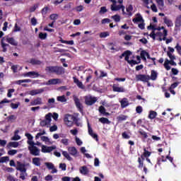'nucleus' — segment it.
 <instances>
[{
	"mask_svg": "<svg viewBox=\"0 0 181 181\" xmlns=\"http://www.w3.org/2000/svg\"><path fill=\"white\" fill-rule=\"evenodd\" d=\"M64 122L67 127H71L74 124H76V127H80L78 122V118L74 115L66 114L64 117Z\"/></svg>",
	"mask_w": 181,
	"mask_h": 181,
	"instance_id": "obj_1",
	"label": "nucleus"
},
{
	"mask_svg": "<svg viewBox=\"0 0 181 181\" xmlns=\"http://www.w3.org/2000/svg\"><path fill=\"white\" fill-rule=\"evenodd\" d=\"M45 71L49 74H57V76H62V74H64V68L59 66H49L45 67Z\"/></svg>",
	"mask_w": 181,
	"mask_h": 181,
	"instance_id": "obj_2",
	"label": "nucleus"
},
{
	"mask_svg": "<svg viewBox=\"0 0 181 181\" xmlns=\"http://www.w3.org/2000/svg\"><path fill=\"white\" fill-rule=\"evenodd\" d=\"M85 104L86 105H94L95 103H97V98L96 97H93L91 95H87L85 96Z\"/></svg>",
	"mask_w": 181,
	"mask_h": 181,
	"instance_id": "obj_3",
	"label": "nucleus"
},
{
	"mask_svg": "<svg viewBox=\"0 0 181 181\" xmlns=\"http://www.w3.org/2000/svg\"><path fill=\"white\" fill-rule=\"evenodd\" d=\"M136 81H142L143 83H148L151 80V76L149 75L145 74H138L136 75Z\"/></svg>",
	"mask_w": 181,
	"mask_h": 181,
	"instance_id": "obj_4",
	"label": "nucleus"
},
{
	"mask_svg": "<svg viewBox=\"0 0 181 181\" xmlns=\"http://www.w3.org/2000/svg\"><path fill=\"white\" fill-rule=\"evenodd\" d=\"M28 151L30 155L33 156H39L40 155V150L37 146H28Z\"/></svg>",
	"mask_w": 181,
	"mask_h": 181,
	"instance_id": "obj_5",
	"label": "nucleus"
},
{
	"mask_svg": "<svg viewBox=\"0 0 181 181\" xmlns=\"http://www.w3.org/2000/svg\"><path fill=\"white\" fill-rule=\"evenodd\" d=\"M74 101L75 105H76V108L78 110V111L81 112H83V104H81V103L80 102V99H78L77 96L74 95Z\"/></svg>",
	"mask_w": 181,
	"mask_h": 181,
	"instance_id": "obj_6",
	"label": "nucleus"
},
{
	"mask_svg": "<svg viewBox=\"0 0 181 181\" xmlns=\"http://www.w3.org/2000/svg\"><path fill=\"white\" fill-rule=\"evenodd\" d=\"M54 149H56V147L54 146H47L42 145L41 152H42V153H50V152L54 151Z\"/></svg>",
	"mask_w": 181,
	"mask_h": 181,
	"instance_id": "obj_7",
	"label": "nucleus"
},
{
	"mask_svg": "<svg viewBox=\"0 0 181 181\" xmlns=\"http://www.w3.org/2000/svg\"><path fill=\"white\" fill-rule=\"evenodd\" d=\"M88 134L93 139H95L97 142H98V135L95 133H93V128H91V125H90V123H88Z\"/></svg>",
	"mask_w": 181,
	"mask_h": 181,
	"instance_id": "obj_8",
	"label": "nucleus"
},
{
	"mask_svg": "<svg viewBox=\"0 0 181 181\" xmlns=\"http://www.w3.org/2000/svg\"><path fill=\"white\" fill-rule=\"evenodd\" d=\"M169 64H170L171 66H177V64L176 62H175V61H169V59H166L164 62V67L167 71L170 70V66H169Z\"/></svg>",
	"mask_w": 181,
	"mask_h": 181,
	"instance_id": "obj_9",
	"label": "nucleus"
},
{
	"mask_svg": "<svg viewBox=\"0 0 181 181\" xmlns=\"http://www.w3.org/2000/svg\"><path fill=\"white\" fill-rule=\"evenodd\" d=\"M119 9H122V13H125V6H124L123 5L117 6V4H114L111 5V11H119Z\"/></svg>",
	"mask_w": 181,
	"mask_h": 181,
	"instance_id": "obj_10",
	"label": "nucleus"
},
{
	"mask_svg": "<svg viewBox=\"0 0 181 181\" xmlns=\"http://www.w3.org/2000/svg\"><path fill=\"white\" fill-rule=\"evenodd\" d=\"M24 77H32V78H36L40 76L39 73L33 71H29L23 74Z\"/></svg>",
	"mask_w": 181,
	"mask_h": 181,
	"instance_id": "obj_11",
	"label": "nucleus"
},
{
	"mask_svg": "<svg viewBox=\"0 0 181 181\" xmlns=\"http://www.w3.org/2000/svg\"><path fill=\"white\" fill-rule=\"evenodd\" d=\"M73 79L74 83L76 84L78 88H81V90H84L86 88V86L83 85V82L80 81V80H78V78H77L76 76H74Z\"/></svg>",
	"mask_w": 181,
	"mask_h": 181,
	"instance_id": "obj_12",
	"label": "nucleus"
},
{
	"mask_svg": "<svg viewBox=\"0 0 181 181\" xmlns=\"http://www.w3.org/2000/svg\"><path fill=\"white\" fill-rule=\"evenodd\" d=\"M112 90L115 93H125V88L123 86L119 87L117 84H113Z\"/></svg>",
	"mask_w": 181,
	"mask_h": 181,
	"instance_id": "obj_13",
	"label": "nucleus"
},
{
	"mask_svg": "<svg viewBox=\"0 0 181 181\" xmlns=\"http://www.w3.org/2000/svg\"><path fill=\"white\" fill-rule=\"evenodd\" d=\"M26 165L25 164L21 163L20 161H17V170H20V172H23L25 173L26 172Z\"/></svg>",
	"mask_w": 181,
	"mask_h": 181,
	"instance_id": "obj_14",
	"label": "nucleus"
},
{
	"mask_svg": "<svg viewBox=\"0 0 181 181\" xmlns=\"http://www.w3.org/2000/svg\"><path fill=\"white\" fill-rule=\"evenodd\" d=\"M45 93V88L32 90L29 92L30 95H37V94H42Z\"/></svg>",
	"mask_w": 181,
	"mask_h": 181,
	"instance_id": "obj_15",
	"label": "nucleus"
},
{
	"mask_svg": "<svg viewBox=\"0 0 181 181\" xmlns=\"http://www.w3.org/2000/svg\"><path fill=\"white\" fill-rule=\"evenodd\" d=\"M140 56L143 60H146V57H147V59H148L150 60H151V59H152V57H151V55L149 54V53L145 50H143L141 52ZM145 56H146V57H145Z\"/></svg>",
	"mask_w": 181,
	"mask_h": 181,
	"instance_id": "obj_16",
	"label": "nucleus"
},
{
	"mask_svg": "<svg viewBox=\"0 0 181 181\" xmlns=\"http://www.w3.org/2000/svg\"><path fill=\"white\" fill-rule=\"evenodd\" d=\"M59 81H60V79L59 78H52L49 79L45 84L46 86H53L56 84H59Z\"/></svg>",
	"mask_w": 181,
	"mask_h": 181,
	"instance_id": "obj_17",
	"label": "nucleus"
},
{
	"mask_svg": "<svg viewBox=\"0 0 181 181\" xmlns=\"http://www.w3.org/2000/svg\"><path fill=\"white\" fill-rule=\"evenodd\" d=\"M130 54H132V52L129 50H127V51H125L124 52H123L122 54V57H124V60L126 62H127V63H128V62L131 61V60H129V55Z\"/></svg>",
	"mask_w": 181,
	"mask_h": 181,
	"instance_id": "obj_18",
	"label": "nucleus"
},
{
	"mask_svg": "<svg viewBox=\"0 0 181 181\" xmlns=\"http://www.w3.org/2000/svg\"><path fill=\"white\" fill-rule=\"evenodd\" d=\"M144 152L141 155L140 158L143 159V160H145V158H149L152 153L151 151H148V150H146L145 148H144Z\"/></svg>",
	"mask_w": 181,
	"mask_h": 181,
	"instance_id": "obj_19",
	"label": "nucleus"
},
{
	"mask_svg": "<svg viewBox=\"0 0 181 181\" xmlns=\"http://www.w3.org/2000/svg\"><path fill=\"white\" fill-rule=\"evenodd\" d=\"M120 104H121L122 108H127V107L129 105V102L128 101V98H124L123 99H122V100L120 101Z\"/></svg>",
	"mask_w": 181,
	"mask_h": 181,
	"instance_id": "obj_20",
	"label": "nucleus"
},
{
	"mask_svg": "<svg viewBox=\"0 0 181 181\" xmlns=\"http://www.w3.org/2000/svg\"><path fill=\"white\" fill-rule=\"evenodd\" d=\"M163 22H164V23L166 24L168 28H172L173 26V21H172V20L168 18V17H166V16L163 18Z\"/></svg>",
	"mask_w": 181,
	"mask_h": 181,
	"instance_id": "obj_21",
	"label": "nucleus"
},
{
	"mask_svg": "<svg viewBox=\"0 0 181 181\" xmlns=\"http://www.w3.org/2000/svg\"><path fill=\"white\" fill-rule=\"evenodd\" d=\"M136 18H133L134 23H138V22H144V18H142V16H141V13L136 14Z\"/></svg>",
	"mask_w": 181,
	"mask_h": 181,
	"instance_id": "obj_22",
	"label": "nucleus"
},
{
	"mask_svg": "<svg viewBox=\"0 0 181 181\" xmlns=\"http://www.w3.org/2000/svg\"><path fill=\"white\" fill-rule=\"evenodd\" d=\"M41 104H42L41 98H37L30 102V105H41Z\"/></svg>",
	"mask_w": 181,
	"mask_h": 181,
	"instance_id": "obj_23",
	"label": "nucleus"
},
{
	"mask_svg": "<svg viewBox=\"0 0 181 181\" xmlns=\"http://www.w3.org/2000/svg\"><path fill=\"white\" fill-rule=\"evenodd\" d=\"M79 172H80V173H81V175H88V173L90 171L88 170V168H87V166L83 165L80 168Z\"/></svg>",
	"mask_w": 181,
	"mask_h": 181,
	"instance_id": "obj_24",
	"label": "nucleus"
},
{
	"mask_svg": "<svg viewBox=\"0 0 181 181\" xmlns=\"http://www.w3.org/2000/svg\"><path fill=\"white\" fill-rule=\"evenodd\" d=\"M68 151L72 156H77V148L76 147H69Z\"/></svg>",
	"mask_w": 181,
	"mask_h": 181,
	"instance_id": "obj_25",
	"label": "nucleus"
},
{
	"mask_svg": "<svg viewBox=\"0 0 181 181\" xmlns=\"http://www.w3.org/2000/svg\"><path fill=\"white\" fill-rule=\"evenodd\" d=\"M30 63L33 66H40V64H42V61L33 58L30 60Z\"/></svg>",
	"mask_w": 181,
	"mask_h": 181,
	"instance_id": "obj_26",
	"label": "nucleus"
},
{
	"mask_svg": "<svg viewBox=\"0 0 181 181\" xmlns=\"http://www.w3.org/2000/svg\"><path fill=\"white\" fill-rule=\"evenodd\" d=\"M158 78V73L155 70H152L150 76V80L155 81Z\"/></svg>",
	"mask_w": 181,
	"mask_h": 181,
	"instance_id": "obj_27",
	"label": "nucleus"
},
{
	"mask_svg": "<svg viewBox=\"0 0 181 181\" xmlns=\"http://www.w3.org/2000/svg\"><path fill=\"white\" fill-rule=\"evenodd\" d=\"M99 122H101V124H107V125L111 124V121H110L107 117H100L99 119Z\"/></svg>",
	"mask_w": 181,
	"mask_h": 181,
	"instance_id": "obj_28",
	"label": "nucleus"
},
{
	"mask_svg": "<svg viewBox=\"0 0 181 181\" xmlns=\"http://www.w3.org/2000/svg\"><path fill=\"white\" fill-rule=\"evenodd\" d=\"M99 112L100 114H103V115H110V114L109 112H105V107H104V106H100L99 107Z\"/></svg>",
	"mask_w": 181,
	"mask_h": 181,
	"instance_id": "obj_29",
	"label": "nucleus"
},
{
	"mask_svg": "<svg viewBox=\"0 0 181 181\" xmlns=\"http://www.w3.org/2000/svg\"><path fill=\"white\" fill-rule=\"evenodd\" d=\"M19 130H16L14 132V136L12 137V141H19L21 139V136L18 135Z\"/></svg>",
	"mask_w": 181,
	"mask_h": 181,
	"instance_id": "obj_30",
	"label": "nucleus"
},
{
	"mask_svg": "<svg viewBox=\"0 0 181 181\" xmlns=\"http://www.w3.org/2000/svg\"><path fill=\"white\" fill-rule=\"evenodd\" d=\"M6 40H7L8 43L11 45L12 46H17L18 45V42H16L15 39H13V37L7 38Z\"/></svg>",
	"mask_w": 181,
	"mask_h": 181,
	"instance_id": "obj_31",
	"label": "nucleus"
},
{
	"mask_svg": "<svg viewBox=\"0 0 181 181\" xmlns=\"http://www.w3.org/2000/svg\"><path fill=\"white\" fill-rule=\"evenodd\" d=\"M156 115H158V113L153 110H151L149 112L148 118L150 119H155L156 118Z\"/></svg>",
	"mask_w": 181,
	"mask_h": 181,
	"instance_id": "obj_32",
	"label": "nucleus"
},
{
	"mask_svg": "<svg viewBox=\"0 0 181 181\" xmlns=\"http://www.w3.org/2000/svg\"><path fill=\"white\" fill-rule=\"evenodd\" d=\"M33 163L35 166H40V158L37 157L33 158Z\"/></svg>",
	"mask_w": 181,
	"mask_h": 181,
	"instance_id": "obj_33",
	"label": "nucleus"
},
{
	"mask_svg": "<svg viewBox=\"0 0 181 181\" xmlns=\"http://www.w3.org/2000/svg\"><path fill=\"white\" fill-rule=\"evenodd\" d=\"M1 47L3 49L2 52H4V53L6 52V51L8 50V49L6 48V46H9V45L4 43V39H1Z\"/></svg>",
	"mask_w": 181,
	"mask_h": 181,
	"instance_id": "obj_34",
	"label": "nucleus"
},
{
	"mask_svg": "<svg viewBox=\"0 0 181 181\" xmlns=\"http://www.w3.org/2000/svg\"><path fill=\"white\" fill-rule=\"evenodd\" d=\"M156 1L157 2L159 9H163V6H165L163 0H156Z\"/></svg>",
	"mask_w": 181,
	"mask_h": 181,
	"instance_id": "obj_35",
	"label": "nucleus"
},
{
	"mask_svg": "<svg viewBox=\"0 0 181 181\" xmlns=\"http://www.w3.org/2000/svg\"><path fill=\"white\" fill-rule=\"evenodd\" d=\"M9 103H11V100H8L7 98H4L0 102V108H4V104H9Z\"/></svg>",
	"mask_w": 181,
	"mask_h": 181,
	"instance_id": "obj_36",
	"label": "nucleus"
},
{
	"mask_svg": "<svg viewBox=\"0 0 181 181\" xmlns=\"http://www.w3.org/2000/svg\"><path fill=\"white\" fill-rule=\"evenodd\" d=\"M126 11L129 13V16H132V11H134L132 4L129 5L128 7H127Z\"/></svg>",
	"mask_w": 181,
	"mask_h": 181,
	"instance_id": "obj_37",
	"label": "nucleus"
},
{
	"mask_svg": "<svg viewBox=\"0 0 181 181\" xmlns=\"http://www.w3.org/2000/svg\"><path fill=\"white\" fill-rule=\"evenodd\" d=\"M175 28H180L181 26V15L177 17L175 20Z\"/></svg>",
	"mask_w": 181,
	"mask_h": 181,
	"instance_id": "obj_38",
	"label": "nucleus"
},
{
	"mask_svg": "<svg viewBox=\"0 0 181 181\" xmlns=\"http://www.w3.org/2000/svg\"><path fill=\"white\" fill-rule=\"evenodd\" d=\"M144 160H145L142 159L141 157L138 158V163H139L138 168H139V169H142V168H144Z\"/></svg>",
	"mask_w": 181,
	"mask_h": 181,
	"instance_id": "obj_39",
	"label": "nucleus"
},
{
	"mask_svg": "<svg viewBox=\"0 0 181 181\" xmlns=\"http://www.w3.org/2000/svg\"><path fill=\"white\" fill-rule=\"evenodd\" d=\"M108 12V9H107V7L102 6L100 8V10L99 11V15H104L105 13H107Z\"/></svg>",
	"mask_w": 181,
	"mask_h": 181,
	"instance_id": "obj_40",
	"label": "nucleus"
},
{
	"mask_svg": "<svg viewBox=\"0 0 181 181\" xmlns=\"http://www.w3.org/2000/svg\"><path fill=\"white\" fill-rule=\"evenodd\" d=\"M62 155L63 156H64V158H66V159H67L68 160H73V158H71L70 156V154H69V153L67 151H63L62 152Z\"/></svg>",
	"mask_w": 181,
	"mask_h": 181,
	"instance_id": "obj_41",
	"label": "nucleus"
},
{
	"mask_svg": "<svg viewBox=\"0 0 181 181\" xmlns=\"http://www.w3.org/2000/svg\"><path fill=\"white\" fill-rule=\"evenodd\" d=\"M57 101H59V103H66L67 101V99H66L65 95L58 96L57 98Z\"/></svg>",
	"mask_w": 181,
	"mask_h": 181,
	"instance_id": "obj_42",
	"label": "nucleus"
},
{
	"mask_svg": "<svg viewBox=\"0 0 181 181\" xmlns=\"http://www.w3.org/2000/svg\"><path fill=\"white\" fill-rule=\"evenodd\" d=\"M32 80L30 79H23V80H18L16 82V83L18 84L19 86H21V84H22V83H31Z\"/></svg>",
	"mask_w": 181,
	"mask_h": 181,
	"instance_id": "obj_43",
	"label": "nucleus"
},
{
	"mask_svg": "<svg viewBox=\"0 0 181 181\" xmlns=\"http://www.w3.org/2000/svg\"><path fill=\"white\" fill-rule=\"evenodd\" d=\"M112 19H113V21H115V22H120L121 21V16H119V15L116 14L115 16H112Z\"/></svg>",
	"mask_w": 181,
	"mask_h": 181,
	"instance_id": "obj_44",
	"label": "nucleus"
},
{
	"mask_svg": "<svg viewBox=\"0 0 181 181\" xmlns=\"http://www.w3.org/2000/svg\"><path fill=\"white\" fill-rule=\"evenodd\" d=\"M52 113H48L45 115V119L48 124H50V122H52Z\"/></svg>",
	"mask_w": 181,
	"mask_h": 181,
	"instance_id": "obj_45",
	"label": "nucleus"
},
{
	"mask_svg": "<svg viewBox=\"0 0 181 181\" xmlns=\"http://www.w3.org/2000/svg\"><path fill=\"white\" fill-rule=\"evenodd\" d=\"M8 146H11L12 148H18V146H19V143L16 141L9 142Z\"/></svg>",
	"mask_w": 181,
	"mask_h": 181,
	"instance_id": "obj_46",
	"label": "nucleus"
},
{
	"mask_svg": "<svg viewBox=\"0 0 181 181\" xmlns=\"http://www.w3.org/2000/svg\"><path fill=\"white\" fill-rule=\"evenodd\" d=\"M5 162H9V156H4L0 158V163H5Z\"/></svg>",
	"mask_w": 181,
	"mask_h": 181,
	"instance_id": "obj_47",
	"label": "nucleus"
},
{
	"mask_svg": "<svg viewBox=\"0 0 181 181\" xmlns=\"http://www.w3.org/2000/svg\"><path fill=\"white\" fill-rule=\"evenodd\" d=\"M47 37V33H39V38L41 39V40H45Z\"/></svg>",
	"mask_w": 181,
	"mask_h": 181,
	"instance_id": "obj_48",
	"label": "nucleus"
},
{
	"mask_svg": "<svg viewBox=\"0 0 181 181\" xmlns=\"http://www.w3.org/2000/svg\"><path fill=\"white\" fill-rule=\"evenodd\" d=\"M139 134L143 136L144 139H146L148 138V133L145 131H139Z\"/></svg>",
	"mask_w": 181,
	"mask_h": 181,
	"instance_id": "obj_49",
	"label": "nucleus"
},
{
	"mask_svg": "<svg viewBox=\"0 0 181 181\" xmlns=\"http://www.w3.org/2000/svg\"><path fill=\"white\" fill-rule=\"evenodd\" d=\"M108 36H110V33L108 32H103L100 33V37L102 39Z\"/></svg>",
	"mask_w": 181,
	"mask_h": 181,
	"instance_id": "obj_50",
	"label": "nucleus"
},
{
	"mask_svg": "<svg viewBox=\"0 0 181 181\" xmlns=\"http://www.w3.org/2000/svg\"><path fill=\"white\" fill-rule=\"evenodd\" d=\"M45 166H47V169H49V170H52V169H53V168H54V165H53V163H45Z\"/></svg>",
	"mask_w": 181,
	"mask_h": 181,
	"instance_id": "obj_51",
	"label": "nucleus"
},
{
	"mask_svg": "<svg viewBox=\"0 0 181 181\" xmlns=\"http://www.w3.org/2000/svg\"><path fill=\"white\" fill-rule=\"evenodd\" d=\"M19 105H21V103H11L10 107L13 109V110H16L18 108V107H19Z\"/></svg>",
	"mask_w": 181,
	"mask_h": 181,
	"instance_id": "obj_52",
	"label": "nucleus"
},
{
	"mask_svg": "<svg viewBox=\"0 0 181 181\" xmlns=\"http://www.w3.org/2000/svg\"><path fill=\"white\" fill-rule=\"evenodd\" d=\"M127 118H128V116L126 115H120L117 117L118 121H127Z\"/></svg>",
	"mask_w": 181,
	"mask_h": 181,
	"instance_id": "obj_53",
	"label": "nucleus"
},
{
	"mask_svg": "<svg viewBox=\"0 0 181 181\" xmlns=\"http://www.w3.org/2000/svg\"><path fill=\"white\" fill-rule=\"evenodd\" d=\"M49 123H48L45 119L43 120H41L40 122V127H46V125H49Z\"/></svg>",
	"mask_w": 181,
	"mask_h": 181,
	"instance_id": "obj_54",
	"label": "nucleus"
},
{
	"mask_svg": "<svg viewBox=\"0 0 181 181\" xmlns=\"http://www.w3.org/2000/svg\"><path fill=\"white\" fill-rule=\"evenodd\" d=\"M18 153L17 150H9L8 151V155H10L11 156H13V155H16Z\"/></svg>",
	"mask_w": 181,
	"mask_h": 181,
	"instance_id": "obj_55",
	"label": "nucleus"
},
{
	"mask_svg": "<svg viewBox=\"0 0 181 181\" xmlns=\"http://www.w3.org/2000/svg\"><path fill=\"white\" fill-rule=\"evenodd\" d=\"M147 29L148 30H153V32H155V30H157V28H156L154 25H151V24H150V25L147 27Z\"/></svg>",
	"mask_w": 181,
	"mask_h": 181,
	"instance_id": "obj_56",
	"label": "nucleus"
},
{
	"mask_svg": "<svg viewBox=\"0 0 181 181\" xmlns=\"http://www.w3.org/2000/svg\"><path fill=\"white\" fill-rule=\"evenodd\" d=\"M12 93H15V90L13 88L8 90L7 97H8V98H11V97H12Z\"/></svg>",
	"mask_w": 181,
	"mask_h": 181,
	"instance_id": "obj_57",
	"label": "nucleus"
},
{
	"mask_svg": "<svg viewBox=\"0 0 181 181\" xmlns=\"http://www.w3.org/2000/svg\"><path fill=\"white\" fill-rule=\"evenodd\" d=\"M167 56H168L170 60H176V57H175V55H172L170 52H167Z\"/></svg>",
	"mask_w": 181,
	"mask_h": 181,
	"instance_id": "obj_58",
	"label": "nucleus"
},
{
	"mask_svg": "<svg viewBox=\"0 0 181 181\" xmlns=\"http://www.w3.org/2000/svg\"><path fill=\"white\" fill-rule=\"evenodd\" d=\"M57 18H59V15L57 14H51L49 16V18L51 19V21H56Z\"/></svg>",
	"mask_w": 181,
	"mask_h": 181,
	"instance_id": "obj_59",
	"label": "nucleus"
},
{
	"mask_svg": "<svg viewBox=\"0 0 181 181\" xmlns=\"http://www.w3.org/2000/svg\"><path fill=\"white\" fill-rule=\"evenodd\" d=\"M70 134H71V135L76 136V135H77V134H78V130L76 128H75L74 129H71Z\"/></svg>",
	"mask_w": 181,
	"mask_h": 181,
	"instance_id": "obj_60",
	"label": "nucleus"
},
{
	"mask_svg": "<svg viewBox=\"0 0 181 181\" xmlns=\"http://www.w3.org/2000/svg\"><path fill=\"white\" fill-rule=\"evenodd\" d=\"M61 144H63V145H65V146H67V145H69V139H62L61 140Z\"/></svg>",
	"mask_w": 181,
	"mask_h": 181,
	"instance_id": "obj_61",
	"label": "nucleus"
},
{
	"mask_svg": "<svg viewBox=\"0 0 181 181\" xmlns=\"http://www.w3.org/2000/svg\"><path fill=\"white\" fill-rule=\"evenodd\" d=\"M67 168V165H66V163H60L59 164V168L62 169V170H66Z\"/></svg>",
	"mask_w": 181,
	"mask_h": 181,
	"instance_id": "obj_62",
	"label": "nucleus"
},
{
	"mask_svg": "<svg viewBox=\"0 0 181 181\" xmlns=\"http://www.w3.org/2000/svg\"><path fill=\"white\" fill-rule=\"evenodd\" d=\"M76 12H81L82 11H83V9H84V6H76Z\"/></svg>",
	"mask_w": 181,
	"mask_h": 181,
	"instance_id": "obj_63",
	"label": "nucleus"
},
{
	"mask_svg": "<svg viewBox=\"0 0 181 181\" xmlns=\"http://www.w3.org/2000/svg\"><path fill=\"white\" fill-rule=\"evenodd\" d=\"M175 49L179 54L181 55V46L179 45V43H177L175 46Z\"/></svg>",
	"mask_w": 181,
	"mask_h": 181,
	"instance_id": "obj_64",
	"label": "nucleus"
}]
</instances>
